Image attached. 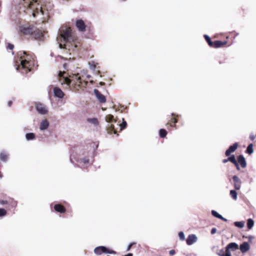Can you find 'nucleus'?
Masks as SVG:
<instances>
[{
  "mask_svg": "<svg viewBox=\"0 0 256 256\" xmlns=\"http://www.w3.org/2000/svg\"><path fill=\"white\" fill-rule=\"evenodd\" d=\"M12 4V8L18 11L20 14L28 11L34 17L39 13L45 14V8L41 4L40 0H13Z\"/></svg>",
  "mask_w": 256,
  "mask_h": 256,
  "instance_id": "obj_1",
  "label": "nucleus"
},
{
  "mask_svg": "<svg viewBox=\"0 0 256 256\" xmlns=\"http://www.w3.org/2000/svg\"><path fill=\"white\" fill-rule=\"evenodd\" d=\"M34 65V56L30 52L20 51L14 58L16 70L23 74L31 72Z\"/></svg>",
  "mask_w": 256,
  "mask_h": 256,
  "instance_id": "obj_2",
  "label": "nucleus"
},
{
  "mask_svg": "<svg viewBox=\"0 0 256 256\" xmlns=\"http://www.w3.org/2000/svg\"><path fill=\"white\" fill-rule=\"evenodd\" d=\"M98 146L96 148H91L90 150H83L79 152L76 156L74 154L70 155V160L71 162L76 167V164H74L73 159H74L76 162L80 164H87L90 162H93L94 158V154Z\"/></svg>",
  "mask_w": 256,
  "mask_h": 256,
  "instance_id": "obj_3",
  "label": "nucleus"
},
{
  "mask_svg": "<svg viewBox=\"0 0 256 256\" xmlns=\"http://www.w3.org/2000/svg\"><path fill=\"white\" fill-rule=\"evenodd\" d=\"M59 36L66 44H65L59 43V48H66L67 46H70L73 43L74 44L75 47L77 46V45L75 44L77 40V37L72 32L70 28L66 26H62L59 29Z\"/></svg>",
  "mask_w": 256,
  "mask_h": 256,
  "instance_id": "obj_4",
  "label": "nucleus"
},
{
  "mask_svg": "<svg viewBox=\"0 0 256 256\" xmlns=\"http://www.w3.org/2000/svg\"><path fill=\"white\" fill-rule=\"evenodd\" d=\"M19 30L24 35L28 36L38 41H42L44 38L43 32L32 25H22L19 27Z\"/></svg>",
  "mask_w": 256,
  "mask_h": 256,
  "instance_id": "obj_5",
  "label": "nucleus"
},
{
  "mask_svg": "<svg viewBox=\"0 0 256 256\" xmlns=\"http://www.w3.org/2000/svg\"><path fill=\"white\" fill-rule=\"evenodd\" d=\"M59 76L61 84L65 85L66 88L70 86L72 82H74L75 84L78 85L79 86L82 85L83 82H84V84L86 85V82H85L84 80L82 78L81 76H79L78 74H74L72 76V80H70L67 76H62L60 74H59Z\"/></svg>",
  "mask_w": 256,
  "mask_h": 256,
  "instance_id": "obj_6",
  "label": "nucleus"
},
{
  "mask_svg": "<svg viewBox=\"0 0 256 256\" xmlns=\"http://www.w3.org/2000/svg\"><path fill=\"white\" fill-rule=\"evenodd\" d=\"M106 120L108 123L106 126V130L108 134H112V133L118 134H117L116 128L115 126L112 124V122H116V121L114 119V116L112 114H108L106 116Z\"/></svg>",
  "mask_w": 256,
  "mask_h": 256,
  "instance_id": "obj_7",
  "label": "nucleus"
},
{
  "mask_svg": "<svg viewBox=\"0 0 256 256\" xmlns=\"http://www.w3.org/2000/svg\"><path fill=\"white\" fill-rule=\"evenodd\" d=\"M170 116L173 118L169 117L168 118V121L166 124V125L169 126L170 127H174L175 129H176L177 128L176 124L178 122L176 118L180 116V115L175 114L174 113H172Z\"/></svg>",
  "mask_w": 256,
  "mask_h": 256,
  "instance_id": "obj_8",
  "label": "nucleus"
},
{
  "mask_svg": "<svg viewBox=\"0 0 256 256\" xmlns=\"http://www.w3.org/2000/svg\"><path fill=\"white\" fill-rule=\"evenodd\" d=\"M36 109L38 114H46L48 112V110L46 106L41 103L36 104Z\"/></svg>",
  "mask_w": 256,
  "mask_h": 256,
  "instance_id": "obj_9",
  "label": "nucleus"
},
{
  "mask_svg": "<svg viewBox=\"0 0 256 256\" xmlns=\"http://www.w3.org/2000/svg\"><path fill=\"white\" fill-rule=\"evenodd\" d=\"M228 156V157L227 159H225V163L227 162H230L234 165L236 169L238 170H240V166L238 164V162L234 154H230V155Z\"/></svg>",
  "mask_w": 256,
  "mask_h": 256,
  "instance_id": "obj_10",
  "label": "nucleus"
},
{
  "mask_svg": "<svg viewBox=\"0 0 256 256\" xmlns=\"http://www.w3.org/2000/svg\"><path fill=\"white\" fill-rule=\"evenodd\" d=\"M76 26L80 32H84L86 31V25L82 19H79L76 21Z\"/></svg>",
  "mask_w": 256,
  "mask_h": 256,
  "instance_id": "obj_11",
  "label": "nucleus"
},
{
  "mask_svg": "<svg viewBox=\"0 0 256 256\" xmlns=\"http://www.w3.org/2000/svg\"><path fill=\"white\" fill-rule=\"evenodd\" d=\"M94 92L96 98L100 103H104L106 102V96L101 94L98 90L94 89Z\"/></svg>",
  "mask_w": 256,
  "mask_h": 256,
  "instance_id": "obj_12",
  "label": "nucleus"
},
{
  "mask_svg": "<svg viewBox=\"0 0 256 256\" xmlns=\"http://www.w3.org/2000/svg\"><path fill=\"white\" fill-rule=\"evenodd\" d=\"M234 188L236 190H239L241 188L242 181L236 175L232 176Z\"/></svg>",
  "mask_w": 256,
  "mask_h": 256,
  "instance_id": "obj_13",
  "label": "nucleus"
},
{
  "mask_svg": "<svg viewBox=\"0 0 256 256\" xmlns=\"http://www.w3.org/2000/svg\"><path fill=\"white\" fill-rule=\"evenodd\" d=\"M106 250H108L106 246H101L95 248L94 252L96 255L100 256L103 253L106 254Z\"/></svg>",
  "mask_w": 256,
  "mask_h": 256,
  "instance_id": "obj_14",
  "label": "nucleus"
},
{
  "mask_svg": "<svg viewBox=\"0 0 256 256\" xmlns=\"http://www.w3.org/2000/svg\"><path fill=\"white\" fill-rule=\"evenodd\" d=\"M198 240V238L196 234H190L186 240V242L188 246L192 245L194 243L196 242Z\"/></svg>",
  "mask_w": 256,
  "mask_h": 256,
  "instance_id": "obj_15",
  "label": "nucleus"
},
{
  "mask_svg": "<svg viewBox=\"0 0 256 256\" xmlns=\"http://www.w3.org/2000/svg\"><path fill=\"white\" fill-rule=\"evenodd\" d=\"M54 94L56 97L59 98H64V94L62 90L58 87L56 86L54 88Z\"/></svg>",
  "mask_w": 256,
  "mask_h": 256,
  "instance_id": "obj_16",
  "label": "nucleus"
},
{
  "mask_svg": "<svg viewBox=\"0 0 256 256\" xmlns=\"http://www.w3.org/2000/svg\"><path fill=\"white\" fill-rule=\"evenodd\" d=\"M54 210L60 214H64L66 212V208L64 206L60 204H55L53 206Z\"/></svg>",
  "mask_w": 256,
  "mask_h": 256,
  "instance_id": "obj_17",
  "label": "nucleus"
},
{
  "mask_svg": "<svg viewBox=\"0 0 256 256\" xmlns=\"http://www.w3.org/2000/svg\"><path fill=\"white\" fill-rule=\"evenodd\" d=\"M238 144L237 142H235L232 145L230 146L228 148L225 152V156H228L232 152H234L236 151L238 147Z\"/></svg>",
  "mask_w": 256,
  "mask_h": 256,
  "instance_id": "obj_18",
  "label": "nucleus"
},
{
  "mask_svg": "<svg viewBox=\"0 0 256 256\" xmlns=\"http://www.w3.org/2000/svg\"><path fill=\"white\" fill-rule=\"evenodd\" d=\"M237 161L239 166L240 165L242 168H245L246 166V162L243 155L238 156Z\"/></svg>",
  "mask_w": 256,
  "mask_h": 256,
  "instance_id": "obj_19",
  "label": "nucleus"
},
{
  "mask_svg": "<svg viewBox=\"0 0 256 256\" xmlns=\"http://www.w3.org/2000/svg\"><path fill=\"white\" fill-rule=\"evenodd\" d=\"M50 126V122L46 119L42 120L40 122V130L41 131L46 130Z\"/></svg>",
  "mask_w": 256,
  "mask_h": 256,
  "instance_id": "obj_20",
  "label": "nucleus"
},
{
  "mask_svg": "<svg viewBox=\"0 0 256 256\" xmlns=\"http://www.w3.org/2000/svg\"><path fill=\"white\" fill-rule=\"evenodd\" d=\"M250 248V246L248 242H242L240 246V249L242 253L247 252Z\"/></svg>",
  "mask_w": 256,
  "mask_h": 256,
  "instance_id": "obj_21",
  "label": "nucleus"
},
{
  "mask_svg": "<svg viewBox=\"0 0 256 256\" xmlns=\"http://www.w3.org/2000/svg\"><path fill=\"white\" fill-rule=\"evenodd\" d=\"M238 244L234 242H230L229 244H228L226 246V247L225 250H228L230 251L231 250L232 251H235L236 250H238Z\"/></svg>",
  "mask_w": 256,
  "mask_h": 256,
  "instance_id": "obj_22",
  "label": "nucleus"
},
{
  "mask_svg": "<svg viewBox=\"0 0 256 256\" xmlns=\"http://www.w3.org/2000/svg\"><path fill=\"white\" fill-rule=\"evenodd\" d=\"M224 46V41L222 40H215L212 42V46H210V48H222Z\"/></svg>",
  "mask_w": 256,
  "mask_h": 256,
  "instance_id": "obj_23",
  "label": "nucleus"
},
{
  "mask_svg": "<svg viewBox=\"0 0 256 256\" xmlns=\"http://www.w3.org/2000/svg\"><path fill=\"white\" fill-rule=\"evenodd\" d=\"M8 159V154L5 151H2L0 153V160L4 162H6Z\"/></svg>",
  "mask_w": 256,
  "mask_h": 256,
  "instance_id": "obj_24",
  "label": "nucleus"
},
{
  "mask_svg": "<svg viewBox=\"0 0 256 256\" xmlns=\"http://www.w3.org/2000/svg\"><path fill=\"white\" fill-rule=\"evenodd\" d=\"M26 139L29 140H32L36 138V136L34 132H28L25 135Z\"/></svg>",
  "mask_w": 256,
  "mask_h": 256,
  "instance_id": "obj_25",
  "label": "nucleus"
},
{
  "mask_svg": "<svg viewBox=\"0 0 256 256\" xmlns=\"http://www.w3.org/2000/svg\"><path fill=\"white\" fill-rule=\"evenodd\" d=\"M117 126H119L120 130H124L127 126V122L124 118L122 119V122L121 124H116Z\"/></svg>",
  "mask_w": 256,
  "mask_h": 256,
  "instance_id": "obj_26",
  "label": "nucleus"
},
{
  "mask_svg": "<svg viewBox=\"0 0 256 256\" xmlns=\"http://www.w3.org/2000/svg\"><path fill=\"white\" fill-rule=\"evenodd\" d=\"M212 214V216H214L215 218H218L219 219H220L222 220H224V217L220 214H218L216 211L214 210H212L211 211Z\"/></svg>",
  "mask_w": 256,
  "mask_h": 256,
  "instance_id": "obj_27",
  "label": "nucleus"
},
{
  "mask_svg": "<svg viewBox=\"0 0 256 256\" xmlns=\"http://www.w3.org/2000/svg\"><path fill=\"white\" fill-rule=\"evenodd\" d=\"M87 122L94 124L95 126H98L99 124V122L97 118H88Z\"/></svg>",
  "mask_w": 256,
  "mask_h": 256,
  "instance_id": "obj_28",
  "label": "nucleus"
},
{
  "mask_svg": "<svg viewBox=\"0 0 256 256\" xmlns=\"http://www.w3.org/2000/svg\"><path fill=\"white\" fill-rule=\"evenodd\" d=\"M254 226V220L252 218H248L247 220L246 226L248 229L250 230Z\"/></svg>",
  "mask_w": 256,
  "mask_h": 256,
  "instance_id": "obj_29",
  "label": "nucleus"
},
{
  "mask_svg": "<svg viewBox=\"0 0 256 256\" xmlns=\"http://www.w3.org/2000/svg\"><path fill=\"white\" fill-rule=\"evenodd\" d=\"M246 152L248 154H252L254 152L252 144H248V146H247Z\"/></svg>",
  "mask_w": 256,
  "mask_h": 256,
  "instance_id": "obj_30",
  "label": "nucleus"
},
{
  "mask_svg": "<svg viewBox=\"0 0 256 256\" xmlns=\"http://www.w3.org/2000/svg\"><path fill=\"white\" fill-rule=\"evenodd\" d=\"M168 134L167 131L164 128H160L159 130V136L162 138H165Z\"/></svg>",
  "mask_w": 256,
  "mask_h": 256,
  "instance_id": "obj_31",
  "label": "nucleus"
},
{
  "mask_svg": "<svg viewBox=\"0 0 256 256\" xmlns=\"http://www.w3.org/2000/svg\"><path fill=\"white\" fill-rule=\"evenodd\" d=\"M204 38L208 46H212V40L208 34H204Z\"/></svg>",
  "mask_w": 256,
  "mask_h": 256,
  "instance_id": "obj_32",
  "label": "nucleus"
},
{
  "mask_svg": "<svg viewBox=\"0 0 256 256\" xmlns=\"http://www.w3.org/2000/svg\"><path fill=\"white\" fill-rule=\"evenodd\" d=\"M234 225L235 226L242 228L244 226V221H240V222H234Z\"/></svg>",
  "mask_w": 256,
  "mask_h": 256,
  "instance_id": "obj_33",
  "label": "nucleus"
},
{
  "mask_svg": "<svg viewBox=\"0 0 256 256\" xmlns=\"http://www.w3.org/2000/svg\"><path fill=\"white\" fill-rule=\"evenodd\" d=\"M230 195L234 200H236L237 199L238 194L236 190H231L230 191Z\"/></svg>",
  "mask_w": 256,
  "mask_h": 256,
  "instance_id": "obj_34",
  "label": "nucleus"
},
{
  "mask_svg": "<svg viewBox=\"0 0 256 256\" xmlns=\"http://www.w3.org/2000/svg\"><path fill=\"white\" fill-rule=\"evenodd\" d=\"M124 108V106H121L120 104H114L113 106V108L114 110H115L116 111H120L121 112H122V110H121L122 108Z\"/></svg>",
  "mask_w": 256,
  "mask_h": 256,
  "instance_id": "obj_35",
  "label": "nucleus"
},
{
  "mask_svg": "<svg viewBox=\"0 0 256 256\" xmlns=\"http://www.w3.org/2000/svg\"><path fill=\"white\" fill-rule=\"evenodd\" d=\"M6 214L7 212L6 210L2 208H0V218L6 216Z\"/></svg>",
  "mask_w": 256,
  "mask_h": 256,
  "instance_id": "obj_36",
  "label": "nucleus"
},
{
  "mask_svg": "<svg viewBox=\"0 0 256 256\" xmlns=\"http://www.w3.org/2000/svg\"><path fill=\"white\" fill-rule=\"evenodd\" d=\"M216 253L220 256H224V250L223 248L220 250H218V248L216 250Z\"/></svg>",
  "mask_w": 256,
  "mask_h": 256,
  "instance_id": "obj_37",
  "label": "nucleus"
},
{
  "mask_svg": "<svg viewBox=\"0 0 256 256\" xmlns=\"http://www.w3.org/2000/svg\"><path fill=\"white\" fill-rule=\"evenodd\" d=\"M178 237L180 240H185L184 234L183 232H178Z\"/></svg>",
  "mask_w": 256,
  "mask_h": 256,
  "instance_id": "obj_38",
  "label": "nucleus"
},
{
  "mask_svg": "<svg viewBox=\"0 0 256 256\" xmlns=\"http://www.w3.org/2000/svg\"><path fill=\"white\" fill-rule=\"evenodd\" d=\"M107 250H106V254H116V252L108 248H107Z\"/></svg>",
  "mask_w": 256,
  "mask_h": 256,
  "instance_id": "obj_39",
  "label": "nucleus"
},
{
  "mask_svg": "<svg viewBox=\"0 0 256 256\" xmlns=\"http://www.w3.org/2000/svg\"><path fill=\"white\" fill-rule=\"evenodd\" d=\"M14 48V45L10 43H8L7 48L12 50Z\"/></svg>",
  "mask_w": 256,
  "mask_h": 256,
  "instance_id": "obj_40",
  "label": "nucleus"
},
{
  "mask_svg": "<svg viewBox=\"0 0 256 256\" xmlns=\"http://www.w3.org/2000/svg\"><path fill=\"white\" fill-rule=\"evenodd\" d=\"M134 244H136V243L134 242H130L127 247L126 251H129L130 250L132 246Z\"/></svg>",
  "mask_w": 256,
  "mask_h": 256,
  "instance_id": "obj_41",
  "label": "nucleus"
},
{
  "mask_svg": "<svg viewBox=\"0 0 256 256\" xmlns=\"http://www.w3.org/2000/svg\"><path fill=\"white\" fill-rule=\"evenodd\" d=\"M96 65L94 64H92L90 65V68L92 70L94 71L96 70Z\"/></svg>",
  "mask_w": 256,
  "mask_h": 256,
  "instance_id": "obj_42",
  "label": "nucleus"
},
{
  "mask_svg": "<svg viewBox=\"0 0 256 256\" xmlns=\"http://www.w3.org/2000/svg\"><path fill=\"white\" fill-rule=\"evenodd\" d=\"M63 68L64 70H68V64L65 62L63 64Z\"/></svg>",
  "mask_w": 256,
  "mask_h": 256,
  "instance_id": "obj_43",
  "label": "nucleus"
},
{
  "mask_svg": "<svg viewBox=\"0 0 256 256\" xmlns=\"http://www.w3.org/2000/svg\"><path fill=\"white\" fill-rule=\"evenodd\" d=\"M8 203V202L7 200H0V204L2 205H4V204H7Z\"/></svg>",
  "mask_w": 256,
  "mask_h": 256,
  "instance_id": "obj_44",
  "label": "nucleus"
},
{
  "mask_svg": "<svg viewBox=\"0 0 256 256\" xmlns=\"http://www.w3.org/2000/svg\"><path fill=\"white\" fill-rule=\"evenodd\" d=\"M225 256H231L230 251L228 250H225Z\"/></svg>",
  "mask_w": 256,
  "mask_h": 256,
  "instance_id": "obj_45",
  "label": "nucleus"
},
{
  "mask_svg": "<svg viewBox=\"0 0 256 256\" xmlns=\"http://www.w3.org/2000/svg\"><path fill=\"white\" fill-rule=\"evenodd\" d=\"M216 232V228H213L211 230V234H214Z\"/></svg>",
  "mask_w": 256,
  "mask_h": 256,
  "instance_id": "obj_46",
  "label": "nucleus"
},
{
  "mask_svg": "<svg viewBox=\"0 0 256 256\" xmlns=\"http://www.w3.org/2000/svg\"><path fill=\"white\" fill-rule=\"evenodd\" d=\"M175 250H172L169 252V254L171 256H172L175 254Z\"/></svg>",
  "mask_w": 256,
  "mask_h": 256,
  "instance_id": "obj_47",
  "label": "nucleus"
},
{
  "mask_svg": "<svg viewBox=\"0 0 256 256\" xmlns=\"http://www.w3.org/2000/svg\"><path fill=\"white\" fill-rule=\"evenodd\" d=\"M248 238L249 242H252V240L254 238V236L250 235L248 236Z\"/></svg>",
  "mask_w": 256,
  "mask_h": 256,
  "instance_id": "obj_48",
  "label": "nucleus"
},
{
  "mask_svg": "<svg viewBox=\"0 0 256 256\" xmlns=\"http://www.w3.org/2000/svg\"><path fill=\"white\" fill-rule=\"evenodd\" d=\"M250 138L251 140H254L255 139V136L254 134H250Z\"/></svg>",
  "mask_w": 256,
  "mask_h": 256,
  "instance_id": "obj_49",
  "label": "nucleus"
},
{
  "mask_svg": "<svg viewBox=\"0 0 256 256\" xmlns=\"http://www.w3.org/2000/svg\"><path fill=\"white\" fill-rule=\"evenodd\" d=\"M12 104V100H10L8 102V106L10 107V106H11Z\"/></svg>",
  "mask_w": 256,
  "mask_h": 256,
  "instance_id": "obj_50",
  "label": "nucleus"
},
{
  "mask_svg": "<svg viewBox=\"0 0 256 256\" xmlns=\"http://www.w3.org/2000/svg\"><path fill=\"white\" fill-rule=\"evenodd\" d=\"M105 84H105V82H100V86H104L105 85Z\"/></svg>",
  "mask_w": 256,
  "mask_h": 256,
  "instance_id": "obj_51",
  "label": "nucleus"
},
{
  "mask_svg": "<svg viewBox=\"0 0 256 256\" xmlns=\"http://www.w3.org/2000/svg\"><path fill=\"white\" fill-rule=\"evenodd\" d=\"M91 77H92V76H90V74H88V75L86 76V78H88V79L90 78Z\"/></svg>",
  "mask_w": 256,
  "mask_h": 256,
  "instance_id": "obj_52",
  "label": "nucleus"
},
{
  "mask_svg": "<svg viewBox=\"0 0 256 256\" xmlns=\"http://www.w3.org/2000/svg\"><path fill=\"white\" fill-rule=\"evenodd\" d=\"M12 205H16V202H12Z\"/></svg>",
  "mask_w": 256,
  "mask_h": 256,
  "instance_id": "obj_53",
  "label": "nucleus"
},
{
  "mask_svg": "<svg viewBox=\"0 0 256 256\" xmlns=\"http://www.w3.org/2000/svg\"><path fill=\"white\" fill-rule=\"evenodd\" d=\"M96 73H97L98 74H100V70H98L96 72Z\"/></svg>",
  "mask_w": 256,
  "mask_h": 256,
  "instance_id": "obj_54",
  "label": "nucleus"
},
{
  "mask_svg": "<svg viewBox=\"0 0 256 256\" xmlns=\"http://www.w3.org/2000/svg\"><path fill=\"white\" fill-rule=\"evenodd\" d=\"M0 178H2V175L1 174V172H0Z\"/></svg>",
  "mask_w": 256,
  "mask_h": 256,
  "instance_id": "obj_55",
  "label": "nucleus"
},
{
  "mask_svg": "<svg viewBox=\"0 0 256 256\" xmlns=\"http://www.w3.org/2000/svg\"><path fill=\"white\" fill-rule=\"evenodd\" d=\"M50 206L51 208H52V204H50Z\"/></svg>",
  "mask_w": 256,
  "mask_h": 256,
  "instance_id": "obj_56",
  "label": "nucleus"
},
{
  "mask_svg": "<svg viewBox=\"0 0 256 256\" xmlns=\"http://www.w3.org/2000/svg\"><path fill=\"white\" fill-rule=\"evenodd\" d=\"M224 44H225V46H226L227 44V42L226 40H225Z\"/></svg>",
  "mask_w": 256,
  "mask_h": 256,
  "instance_id": "obj_57",
  "label": "nucleus"
},
{
  "mask_svg": "<svg viewBox=\"0 0 256 256\" xmlns=\"http://www.w3.org/2000/svg\"><path fill=\"white\" fill-rule=\"evenodd\" d=\"M227 221V220L225 218V222Z\"/></svg>",
  "mask_w": 256,
  "mask_h": 256,
  "instance_id": "obj_58",
  "label": "nucleus"
},
{
  "mask_svg": "<svg viewBox=\"0 0 256 256\" xmlns=\"http://www.w3.org/2000/svg\"><path fill=\"white\" fill-rule=\"evenodd\" d=\"M219 62H220V64H221L222 63L220 61Z\"/></svg>",
  "mask_w": 256,
  "mask_h": 256,
  "instance_id": "obj_59",
  "label": "nucleus"
},
{
  "mask_svg": "<svg viewBox=\"0 0 256 256\" xmlns=\"http://www.w3.org/2000/svg\"><path fill=\"white\" fill-rule=\"evenodd\" d=\"M222 162H224V160H222Z\"/></svg>",
  "mask_w": 256,
  "mask_h": 256,
  "instance_id": "obj_60",
  "label": "nucleus"
}]
</instances>
